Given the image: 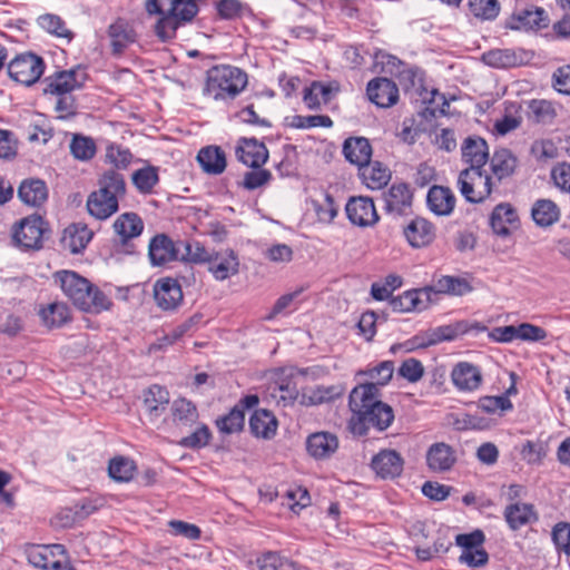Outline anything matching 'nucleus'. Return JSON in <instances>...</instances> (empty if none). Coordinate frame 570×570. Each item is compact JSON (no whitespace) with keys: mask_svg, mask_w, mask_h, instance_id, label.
Here are the masks:
<instances>
[{"mask_svg":"<svg viewBox=\"0 0 570 570\" xmlns=\"http://www.w3.org/2000/svg\"><path fill=\"white\" fill-rule=\"evenodd\" d=\"M202 0H147L149 14H159L155 33L161 41H168L184 23L190 22L199 11Z\"/></svg>","mask_w":570,"mask_h":570,"instance_id":"1","label":"nucleus"},{"mask_svg":"<svg viewBox=\"0 0 570 570\" xmlns=\"http://www.w3.org/2000/svg\"><path fill=\"white\" fill-rule=\"evenodd\" d=\"M63 294L83 312L101 313L112 305L110 298L76 272L61 271L56 274Z\"/></svg>","mask_w":570,"mask_h":570,"instance_id":"2","label":"nucleus"},{"mask_svg":"<svg viewBox=\"0 0 570 570\" xmlns=\"http://www.w3.org/2000/svg\"><path fill=\"white\" fill-rule=\"evenodd\" d=\"M126 195V183L121 174L110 169L99 179L98 190L87 199L88 213L100 220L112 216L119 208V200Z\"/></svg>","mask_w":570,"mask_h":570,"instance_id":"3","label":"nucleus"},{"mask_svg":"<svg viewBox=\"0 0 570 570\" xmlns=\"http://www.w3.org/2000/svg\"><path fill=\"white\" fill-rule=\"evenodd\" d=\"M248 77L242 69L220 65L207 71L204 94L218 101L234 100L247 86Z\"/></svg>","mask_w":570,"mask_h":570,"instance_id":"4","label":"nucleus"},{"mask_svg":"<svg viewBox=\"0 0 570 570\" xmlns=\"http://www.w3.org/2000/svg\"><path fill=\"white\" fill-rule=\"evenodd\" d=\"M462 196L472 204L487 200L493 193L492 177L483 169H463L458 179Z\"/></svg>","mask_w":570,"mask_h":570,"instance_id":"5","label":"nucleus"},{"mask_svg":"<svg viewBox=\"0 0 570 570\" xmlns=\"http://www.w3.org/2000/svg\"><path fill=\"white\" fill-rule=\"evenodd\" d=\"M393 420V409L389 404L380 401L372 403L370 407H366L360 414L353 416L352 429L358 434H364L370 426L379 431H384L392 424Z\"/></svg>","mask_w":570,"mask_h":570,"instance_id":"6","label":"nucleus"},{"mask_svg":"<svg viewBox=\"0 0 570 570\" xmlns=\"http://www.w3.org/2000/svg\"><path fill=\"white\" fill-rule=\"evenodd\" d=\"M30 564L41 570H62L68 561L62 544H32L26 550Z\"/></svg>","mask_w":570,"mask_h":570,"instance_id":"7","label":"nucleus"},{"mask_svg":"<svg viewBox=\"0 0 570 570\" xmlns=\"http://www.w3.org/2000/svg\"><path fill=\"white\" fill-rule=\"evenodd\" d=\"M48 232L47 223L39 215H31L20 220L13 229V242L24 249H39Z\"/></svg>","mask_w":570,"mask_h":570,"instance_id":"8","label":"nucleus"},{"mask_svg":"<svg viewBox=\"0 0 570 570\" xmlns=\"http://www.w3.org/2000/svg\"><path fill=\"white\" fill-rule=\"evenodd\" d=\"M45 70L43 60L33 53L17 56L8 65V73L12 80L31 86L39 80Z\"/></svg>","mask_w":570,"mask_h":570,"instance_id":"9","label":"nucleus"},{"mask_svg":"<svg viewBox=\"0 0 570 570\" xmlns=\"http://www.w3.org/2000/svg\"><path fill=\"white\" fill-rule=\"evenodd\" d=\"M86 73L78 67L70 70L57 71L46 79L43 92L51 96L71 95L82 87Z\"/></svg>","mask_w":570,"mask_h":570,"instance_id":"10","label":"nucleus"},{"mask_svg":"<svg viewBox=\"0 0 570 570\" xmlns=\"http://www.w3.org/2000/svg\"><path fill=\"white\" fill-rule=\"evenodd\" d=\"M473 327L478 330H483V326H479V324L473 325ZM472 328L465 321L456 322L450 325H443L435 327L425 332L421 336H415L414 340L416 342L417 347H428L431 345L439 344L444 341H453L458 336L468 333Z\"/></svg>","mask_w":570,"mask_h":570,"instance_id":"11","label":"nucleus"},{"mask_svg":"<svg viewBox=\"0 0 570 570\" xmlns=\"http://www.w3.org/2000/svg\"><path fill=\"white\" fill-rule=\"evenodd\" d=\"M345 210L350 222L360 227L373 226L380 218L373 199L365 196L350 198Z\"/></svg>","mask_w":570,"mask_h":570,"instance_id":"12","label":"nucleus"},{"mask_svg":"<svg viewBox=\"0 0 570 570\" xmlns=\"http://www.w3.org/2000/svg\"><path fill=\"white\" fill-rule=\"evenodd\" d=\"M208 272L216 281L223 282L239 271V259L233 249L213 250L206 262Z\"/></svg>","mask_w":570,"mask_h":570,"instance_id":"13","label":"nucleus"},{"mask_svg":"<svg viewBox=\"0 0 570 570\" xmlns=\"http://www.w3.org/2000/svg\"><path fill=\"white\" fill-rule=\"evenodd\" d=\"M371 468L383 480L399 478L404 468V460L395 450H382L371 460Z\"/></svg>","mask_w":570,"mask_h":570,"instance_id":"14","label":"nucleus"},{"mask_svg":"<svg viewBox=\"0 0 570 570\" xmlns=\"http://www.w3.org/2000/svg\"><path fill=\"white\" fill-rule=\"evenodd\" d=\"M179 242L174 243L166 234L154 236L148 246V256L153 266H163L179 259Z\"/></svg>","mask_w":570,"mask_h":570,"instance_id":"15","label":"nucleus"},{"mask_svg":"<svg viewBox=\"0 0 570 570\" xmlns=\"http://www.w3.org/2000/svg\"><path fill=\"white\" fill-rule=\"evenodd\" d=\"M154 297L159 308L163 311H174L183 301V291L176 279L166 277L155 283Z\"/></svg>","mask_w":570,"mask_h":570,"instance_id":"16","label":"nucleus"},{"mask_svg":"<svg viewBox=\"0 0 570 570\" xmlns=\"http://www.w3.org/2000/svg\"><path fill=\"white\" fill-rule=\"evenodd\" d=\"M368 99L379 107L389 108L399 100V88L387 78H375L367 83Z\"/></svg>","mask_w":570,"mask_h":570,"instance_id":"17","label":"nucleus"},{"mask_svg":"<svg viewBox=\"0 0 570 570\" xmlns=\"http://www.w3.org/2000/svg\"><path fill=\"white\" fill-rule=\"evenodd\" d=\"M431 288L413 289L389 301V308L393 313H409L423 311L431 299Z\"/></svg>","mask_w":570,"mask_h":570,"instance_id":"18","label":"nucleus"},{"mask_svg":"<svg viewBox=\"0 0 570 570\" xmlns=\"http://www.w3.org/2000/svg\"><path fill=\"white\" fill-rule=\"evenodd\" d=\"M462 160L469 165L466 169H483L490 159L489 146L481 137H468L461 146Z\"/></svg>","mask_w":570,"mask_h":570,"instance_id":"19","label":"nucleus"},{"mask_svg":"<svg viewBox=\"0 0 570 570\" xmlns=\"http://www.w3.org/2000/svg\"><path fill=\"white\" fill-rule=\"evenodd\" d=\"M386 213L401 216L412 206L413 195L407 184H393L383 195Z\"/></svg>","mask_w":570,"mask_h":570,"instance_id":"20","label":"nucleus"},{"mask_svg":"<svg viewBox=\"0 0 570 570\" xmlns=\"http://www.w3.org/2000/svg\"><path fill=\"white\" fill-rule=\"evenodd\" d=\"M490 225L497 235L509 236L512 229L519 227V216L515 208L509 203L497 205L491 213Z\"/></svg>","mask_w":570,"mask_h":570,"instance_id":"21","label":"nucleus"},{"mask_svg":"<svg viewBox=\"0 0 570 570\" xmlns=\"http://www.w3.org/2000/svg\"><path fill=\"white\" fill-rule=\"evenodd\" d=\"M236 157L244 165L252 168H259L268 159V150L263 142L255 138H243L236 148Z\"/></svg>","mask_w":570,"mask_h":570,"instance_id":"22","label":"nucleus"},{"mask_svg":"<svg viewBox=\"0 0 570 570\" xmlns=\"http://www.w3.org/2000/svg\"><path fill=\"white\" fill-rule=\"evenodd\" d=\"M404 236L412 247L422 248L434 240L435 228L428 219L416 217L404 228Z\"/></svg>","mask_w":570,"mask_h":570,"instance_id":"23","label":"nucleus"},{"mask_svg":"<svg viewBox=\"0 0 570 570\" xmlns=\"http://www.w3.org/2000/svg\"><path fill=\"white\" fill-rule=\"evenodd\" d=\"M306 449L316 460L331 458L338 449V439L330 432H315L306 440Z\"/></svg>","mask_w":570,"mask_h":570,"instance_id":"24","label":"nucleus"},{"mask_svg":"<svg viewBox=\"0 0 570 570\" xmlns=\"http://www.w3.org/2000/svg\"><path fill=\"white\" fill-rule=\"evenodd\" d=\"M512 19L515 21V24L512 26L514 29H543L549 24L546 10L533 4L515 10L512 14Z\"/></svg>","mask_w":570,"mask_h":570,"instance_id":"25","label":"nucleus"},{"mask_svg":"<svg viewBox=\"0 0 570 570\" xmlns=\"http://www.w3.org/2000/svg\"><path fill=\"white\" fill-rule=\"evenodd\" d=\"M381 401L380 389L374 383H362L355 386L350 393L348 405L356 416L366 407H370L372 403Z\"/></svg>","mask_w":570,"mask_h":570,"instance_id":"26","label":"nucleus"},{"mask_svg":"<svg viewBox=\"0 0 570 570\" xmlns=\"http://www.w3.org/2000/svg\"><path fill=\"white\" fill-rule=\"evenodd\" d=\"M108 36L114 53H121L125 48L136 41V32L132 26L124 18H118L108 28Z\"/></svg>","mask_w":570,"mask_h":570,"instance_id":"27","label":"nucleus"},{"mask_svg":"<svg viewBox=\"0 0 570 570\" xmlns=\"http://www.w3.org/2000/svg\"><path fill=\"white\" fill-rule=\"evenodd\" d=\"M91 237L92 233L86 225L71 224L65 228L60 244L63 249L69 250L71 254H78L86 248Z\"/></svg>","mask_w":570,"mask_h":570,"instance_id":"28","label":"nucleus"},{"mask_svg":"<svg viewBox=\"0 0 570 570\" xmlns=\"http://www.w3.org/2000/svg\"><path fill=\"white\" fill-rule=\"evenodd\" d=\"M455 460L454 450L443 442L432 444L426 453L428 466L434 472H444L450 470L455 463Z\"/></svg>","mask_w":570,"mask_h":570,"instance_id":"29","label":"nucleus"},{"mask_svg":"<svg viewBox=\"0 0 570 570\" xmlns=\"http://www.w3.org/2000/svg\"><path fill=\"white\" fill-rule=\"evenodd\" d=\"M451 377L454 385L462 391L476 390L482 382L480 370L468 362L456 364L452 371Z\"/></svg>","mask_w":570,"mask_h":570,"instance_id":"30","label":"nucleus"},{"mask_svg":"<svg viewBox=\"0 0 570 570\" xmlns=\"http://www.w3.org/2000/svg\"><path fill=\"white\" fill-rule=\"evenodd\" d=\"M426 200L429 208L439 216L450 215L455 205L452 190L443 186L431 187Z\"/></svg>","mask_w":570,"mask_h":570,"instance_id":"31","label":"nucleus"},{"mask_svg":"<svg viewBox=\"0 0 570 570\" xmlns=\"http://www.w3.org/2000/svg\"><path fill=\"white\" fill-rule=\"evenodd\" d=\"M114 230L122 244L138 237L144 230V222L136 213H124L114 223Z\"/></svg>","mask_w":570,"mask_h":570,"instance_id":"32","label":"nucleus"},{"mask_svg":"<svg viewBox=\"0 0 570 570\" xmlns=\"http://www.w3.org/2000/svg\"><path fill=\"white\" fill-rule=\"evenodd\" d=\"M169 392L160 385H151L144 393V406L150 420H157L167 409Z\"/></svg>","mask_w":570,"mask_h":570,"instance_id":"33","label":"nucleus"},{"mask_svg":"<svg viewBox=\"0 0 570 570\" xmlns=\"http://www.w3.org/2000/svg\"><path fill=\"white\" fill-rule=\"evenodd\" d=\"M343 154L351 164L362 167L370 161L372 147L364 137H351L344 141Z\"/></svg>","mask_w":570,"mask_h":570,"instance_id":"34","label":"nucleus"},{"mask_svg":"<svg viewBox=\"0 0 570 570\" xmlns=\"http://www.w3.org/2000/svg\"><path fill=\"white\" fill-rule=\"evenodd\" d=\"M18 196L26 205L39 207L47 200L48 189L41 179H26L18 188Z\"/></svg>","mask_w":570,"mask_h":570,"instance_id":"35","label":"nucleus"},{"mask_svg":"<svg viewBox=\"0 0 570 570\" xmlns=\"http://www.w3.org/2000/svg\"><path fill=\"white\" fill-rule=\"evenodd\" d=\"M278 422L275 415L267 410H256L249 420L252 433L262 439H272L277 431Z\"/></svg>","mask_w":570,"mask_h":570,"instance_id":"36","label":"nucleus"},{"mask_svg":"<svg viewBox=\"0 0 570 570\" xmlns=\"http://www.w3.org/2000/svg\"><path fill=\"white\" fill-rule=\"evenodd\" d=\"M360 168V177L371 189H381L387 185L391 178V171L380 161H368Z\"/></svg>","mask_w":570,"mask_h":570,"instance_id":"37","label":"nucleus"},{"mask_svg":"<svg viewBox=\"0 0 570 570\" xmlns=\"http://www.w3.org/2000/svg\"><path fill=\"white\" fill-rule=\"evenodd\" d=\"M490 166L495 179L501 183L514 174L518 159L509 149L502 148L493 153Z\"/></svg>","mask_w":570,"mask_h":570,"instance_id":"38","label":"nucleus"},{"mask_svg":"<svg viewBox=\"0 0 570 570\" xmlns=\"http://www.w3.org/2000/svg\"><path fill=\"white\" fill-rule=\"evenodd\" d=\"M197 161L203 170L210 175H219L226 168L225 153L217 146L202 148L198 151Z\"/></svg>","mask_w":570,"mask_h":570,"instance_id":"39","label":"nucleus"},{"mask_svg":"<svg viewBox=\"0 0 570 570\" xmlns=\"http://www.w3.org/2000/svg\"><path fill=\"white\" fill-rule=\"evenodd\" d=\"M504 519L510 529L518 530L531 521H537L538 517L532 504L513 503L505 508Z\"/></svg>","mask_w":570,"mask_h":570,"instance_id":"40","label":"nucleus"},{"mask_svg":"<svg viewBox=\"0 0 570 570\" xmlns=\"http://www.w3.org/2000/svg\"><path fill=\"white\" fill-rule=\"evenodd\" d=\"M39 316L48 328L61 327L70 320L69 308L65 303L53 302L41 307Z\"/></svg>","mask_w":570,"mask_h":570,"instance_id":"41","label":"nucleus"},{"mask_svg":"<svg viewBox=\"0 0 570 570\" xmlns=\"http://www.w3.org/2000/svg\"><path fill=\"white\" fill-rule=\"evenodd\" d=\"M334 91H337V87L314 81L304 89L303 100L307 108L318 109L322 104H327L332 99Z\"/></svg>","mask_w":570,"mask_h":570,"instance_id":"42","label":"nucleus"},{"mask_svg":"<svg viewBox=\"0 0 570 570\" xmlns=\"http://www.w3.org/2000/svg\"><path fill=\"white\" fill-rule=\"evenodd\" d=\"M531 215L537 225L548 227L558 222L560 210L550 199H539L534 203Z\"/></svg>","mask_w":570,"mask_h":570,"instance_id":"43","label":"nucleus"},{"mask_svg":"<svg viewBox=\"0 0 570 570\" xmlns=\"http://www.w3.org/2000/svg\"><path fill=\"white\" fill-rule=\"evenodd\" d=\"M430 288L432 289L431 294L441 293L456 296H462L472 291V286L466 279L448 275L440 277L434 286Z\"/></svg>","mask_w":570,"mask_h":570,"instance_id":"44","label":"nucleus"},{"mask_svg":"<svg viewBox=\"0 0 570 570\" xmlns=\"http://www.w3.org/2000/svg\"><path fill=\"white\" fill-rule=\"evenodd\" d=\"M171 415L175 423L190 425L198 419L196 406L186 399H178L173 402Z\"/></svg>","mask_w":570,"mask_h":570,"instance_id":"45","label":"nucleus"},{"mask_svg":"<svg viewBox=\"0 0 570 570\" xmlns=\"http://www.w3.org/2000/svg\"><path fill=\"white\" fill-rule=\"evenodd\" d=\"M136 465L132 460L125 456H116L108 465L109 476L117 482H128L132 479Z\"/></svg>","mask_w":570,"mask_h":570,"instance_id":"46","label":"nucleus"},{"mask_svg":"<svg viewBox=\"0 0 570 570\" xmlns=\"http://www.w3.org/2000/svg\"><path fill=\"white\" fill-rule=\"evenodd\" d=\"M179 259L187 263L204 264L209 259L212 252L207 250L199 242L179 240Z\"/></svg>","mask_w":570,"mask_h":570,"instance_id":"47","label":"nucleus"},{"mask_svg":"<svg viewBox=\"0 0 570 570\" xmlns=\"http://www.w3.org/2000/svg\"><path fill=\"white\" fill-rule=\"evenodd\" d=\"M69 147L71 155L82 161L90 160L97 151L95 140L80 134L73 135Z\"/></svg>","mask_w":570,"mask_h":570,"instance_id":"48","label":"nucleus"},{"mask_svg":"<svg viewBox=\"0 0 570 570\" xmlns=\"http://www.w3.org/2000/svg\"><path fill=\"white\" fill-rule=\"evenodd\" d=\"M485 65L493 68H510L519 63L517 55L510 49H494L482 55Z\"/></svg>","mask_w":570,"mask_h":570,"instance_id":"49","label":"nucleus"},{"mask_svg":"<svg viewBox=\"0 0 570 570\" xmlns=\"http://www.w3.org/2000/svg\"><path fill=\"white\" fill-rule=\"evenodd\" d=\"M131 180L141 194H149L159 180L158 171L155 167L147 166L134 171Z\"/></svg>","mask_w":570,"mask_h":570,"instance_id":"50","label":"nucleus"},{"mask_svg":"<svg viewBox=\"0 0 570 570\" xmlns=\"http://www.w3.org/2000/svg\"><path fill=\"white\" fill-rule=\"evenodd\" d=\"M393 373L394 363L392 361H383L372 368L360 371L357 375L368 376L372 380L371 383L376 384L380 389V386H384L391 381Z\"/></svg>","mask_w":570,"mask_h":570,"instance_id":"51","label":"nucleus"},{"mask_svg":"<svg viewBox=\"0 0 570 570\" xmlns=\"http://www.w3.org/2000/svg\"><path fill=\"white\" fill-rule=\"evenodd\" d=\"M471 12L483 20H493L500 12L498 0H469Z\"/></svg>","mask_w":570,"mask_h":570,"instance_id":"52","label":"nucleus"},{"mask_svg":"<svg viewBox=\"0 0 570 570\" xmlns=\"http://www.w3.org/2000/svg\"><path fill=\"white\" fill-rule=\"evenodd\" d=\"M261 570H298L296 564L276 552H267L258 560Z\"/></svg>","mask_w":570,"mask_h":570,"instance_id":"53","label":"nucleus"},{"mask_svg":"<svg viewBox=\"0 0 570 570\" xmlns=\"http://www.w3.org/2000/svg\"><path fill=\"white\" fill-rule=\"evenodd\" d=\"M38 23L43 30H46L57 37L69 38V39L72 37L71 31L66 27L62 19L56 14H51V13L42 14L38 18Z\"/></svg>","mask_w":570,"mask_h":570,"instance_id":"54","label":"nucleus"},{"mask_svg":"<svg viewBox=\"0 0 570 570\" xmlns=\"http://www.w3.org/2000/svg\"><path fill=\"white\" fill-rule=\"evenodd\" d=\"M202 314H194L184 321L181 324L174 327L168 334L164 336V340L168 342V344H174L178 340H180L184 335L194 332L199 323L202 322Z\"/></svg>","mask_w":570,"mask_h":570,"instance_id":"55","label":"nucleus"},{"mask_svg":"<svg viewBox=\"0 0 570 570\" xmlns=\"http://www.w3.org/2000/svg\"><path fill=\"white\" fill-rule=\"evenodd\" d=\"M313 207L318 220L322 223H331L337 215L334 198L328 193L324 194L322 202L313 200Z\"/></svg>","mask_w":570,"mask_h":570,"instance_id":"56","label":"nucleus"},{"mask_svg":"<svg viewBox=\"0 0 570 570\" xmlns=\"http://www.w3.org/2000/svg\"><path fill=\"white\" fill-rule=\"evenodd\" d=\"M245 416L242 410L233 409L227 415L217 421V426L220 432L230 434L238 432L244 426Z\"/></svg>","mask_w":570,"mask_h":570,"instance_id":"57","label":"nucleus"},{"mask_svg":"<svg viewBox=\"0 0 570 570\" xmlns=\"http://www.w3.org/2000/svg\"><path fill=\"white\" fill-rule=\"evenodd\" d=\"M551 538L558 552L570 553V523L558 522L552 528Z\"/></svg>","mask_w":570,"mask_h":570,"instance_id":"58","label":"nucleus"},{"mask_svg":"<svg viewBox=\"0 0 570 570\" xmlns=\"http://www.w3.org/2000/svg\"><path fill=\"white\" fill-rule=\"evenodd\" d=\"M479 409L487 413H495L497 411H509L512 409L511 401L507 395L483 396L478 402Z\"/></svg>","mask_w":570,"mask_h":570,"instance_id":"59","label":"nucleus"},{"mask_svg":"<svg viewBox=\"0 0 570 570\" xmlns=\"http://www.w3.org/2000/svg\"><path fill=\"white\" fill-rule=\"evenodd\" d=\"M55 111L60 119H69L77 114V104L72 95L55 96Z\"/></svg>","mask_w":570,"mask_h":570,"instance_id":"60","label":"nucleus"},{"mask_svg":"<svg viewBox=\"0 0 570 570\" xmlns=\"http://www.w3.org/2000/svg\"><path fill=\"white\" fill-rule=\"evenodd\" d=\"M210 436L209 429L206 425H200L190 435L183 438L179 444L188 449H200L208 444Z\"/></svg>","mask_w":570,"mask_h":570,"instance_id":"61","label":"nucleus"},{"mask_svg":"<svg viewBox=\"0 0 570 570\" xmlns=\"http://www.w3.org/2000/svg\"><path fill=\"white\" fill-rule=\"evenodd\" d=\"M292 125L296 128H314L333 126L332 119L326 115H312V116H295L293 117Z\"/></svg>","mask_w":570,"mask_h":570,"instance_id":"62","label":"nucleus"},{"mask_svg":"<svg viewBox=\"0 0 570 570\" xmlns=\"http://www.w3.org/2000/svg\"><path fill=\"white\" fill-rule=\"evenodd\" d=\"M529 109L538 122H548L556 116L552 104L547 100H532Z\"/></svg>","mask_w":570,"mask_h":570,"instance_id":"63","label":"nucleus"},{"mask_svg":"<svg viewBox=\"0 0 570 570\" xmlns=\"http://www.w3.org/2000/svg\"><path fill=\"white\" fill-rule=\"evenodd\" d=\"M553 87L558 92L570 96V65L562 66L554 71Z\"/></svg>","mask_w":570,"mask_h":570,"instance_id":"64","label":"nucleus"}]
</instances>
